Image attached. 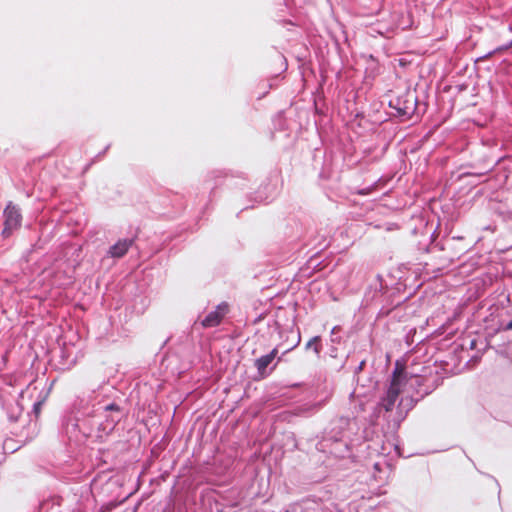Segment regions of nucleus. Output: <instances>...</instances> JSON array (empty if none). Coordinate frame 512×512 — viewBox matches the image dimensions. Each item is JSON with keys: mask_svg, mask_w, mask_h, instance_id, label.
I'll use <instances>...</instances> for the list:
<instances>
[{"mask_svg": "<svg viewBox=\"0 0 512 512\" xmlns=\"http://www.w3.org/2000/svg\"><path fill=\"white\" fill-rule=\"evenodd\" d=\"M374 468H375L376 470H379V469H380V468H379V464H378V463H375V464H374Z\"/></svg>", "mask_w": 512, "mask_h": 512, "instance_id": "b1692460", "label": "nucleus"}, {"mask_svg": "<svg viewBox=\"0 0 512 512\" xmlns=\"http://www.w3.org/2000/svg\"><path fill=\"white\" fill-rule=\"evenodd\" d=\"M364 365H365V361H364V360H362V361L358 364V366L355 368L354 373H355V374L360 373V372L363 370Z\"/></svg>", "mask_w": 512, "mask_h": 512, "instance_id": "a211bd4d", "label": "nucleus"}, {"mask_svg": "<svg viewBox=\"0 0 512 512\" xmlns=\"http://www.w3.org/2000/svg\"><path fill=\"white\" fill-rule=\"evenodd\" d=\"M324 242H325V238L322 237L321 240H319L317 243H311V244L314 249H323L324 247H326Z\"/></svg>", "mask_w": 512, "mask_h": 512, "instance_id": "f3484780", "label": "nucleus"}, {"mask_svg": "<svg viewBox=\"0 0 512 512\" xmlns=\"http://www.w3.org/2000/svg\"><path fill=\"white\" fill-rule=\"evenodd\" d=\"M497 162H498L497 160H492V161L488 162L486 165L485 171L480 172L477 175H484L486 172L490 171L497 164Z\"/></svg>", "mask_w": 512, "mask_h": 512, "instance_id": "dca6fc26", "label": "nucleus"}, {"mask_svg": "<svg viewBox=\"0 0 512 512\" xmlns=\"http://www.w3.org/2000/svg\"><path fill=\"white\" fill-rule=\"evenodd\" d=\"M435 387L434 382H431L430 379L421 375L408 374L396 365L389 386L376 405V411L378 413L382 411L389 412L401 393L414 394L416 397L423 399L432 393Z\"/></svg>", "mask_w": 512, "mask_h": 512, "instance_id": "7ed1b4c3", "label": "nucleus"}, {"mask_svg": "<svg viewBox=\"0 0 512 512\" xmlns=\"http://www.w3.org/2000/svg\"><path fill=\"white\" fill-rule=\"evenodd\" d=\"M300 340H301V337H300V334H298V336H297V341H296V343H295V344L290 348V350H291V349H293V348H295V347L300 343ZM287 351H289V349H288Z\"/></svg>", "mask_w": 512, "mask_h": 512, "instance_id": "412c9836", "label": "nucleus"}, {"mask_svg": "<svg viewBox=\"0 0 512 512\" xmlns=\"http://www.w3.org/2000/svg\"><path fill=\"white\" fill-rule=\"evenodd\" d=\"M421 249H422L423 251H426V252L428 251V248H427L426 246H425V247H423V248H421Z\"/></svg>", "mask_w": 512, "mask_h": 512, "instance_id": "393cba45", "label": "nucleus"}, {"mask_svg": "<svg viewBox=\"0 0 512 512\" xmlns=\"http://www.w3.org/2000/svg\"><path fill=\"white\" fill-rule=\"evenodd\" d=\"M418 99L413 92H406L403 95L390 100L389 106L396 110L397 115L411 118L417 109Z\"/></svg>", "mask_w": 512, "mask_h": 512, "instance_id": "39448f33", "label": "nucleus"}, {"mask_svg": "<svg viewBox=\"0 0 512 512\" xmlns=\"http://www.w3.org/2000/svg\"><path fill=\"white\" fill-rule=\"evenodd\" d=\"M223 172L222 171H213L211 173V175L214 177V178H218L220 174H222Z\"/></svg>", "mask_w": 512, "mask_h": 512, "instance_id": "aec40b11", "label": "nucleus"}, {"mask_svg": "<svg viewBox=\"0 0 512 512\" xmlns=\"http://www.w3.org/2000/svg\"><path fill=\"white\" fill-rule=\"evenodd\" d=\"M229 311V305L226 302L219 303L214 310L210 311L201 321L203 328H213L218 326Z\"/></svg>", "mask_w": 512, "mask_h": 512, "instance_id": "1a4fd4ad", "label": "nucleus"}, {"mask_svg": "<svg viewBox=\"0 0 512 512\" xmlns=\"http://www.w3.org/2000/svg\"><path fill=\"white\" fill-rule=\"evenodd\" d=\"M110 145H107L103 152L99 153L97 157H100L106 153V151L109 149Z\"/></svg>", "mask_w": 512, "mask_h": 512, "instance_id": "5701e85b", "label": "nucleus"}, {"mask_svg": "<svg viewBox=\"0 0 512 512\" xmlns=\"http://www.w3.org/2000/svg\"><path fill=\"white\" fill-rule=\"evenodd\" d=\"M389 291L388 287L384 286L381 276L377 275L375 281L370 284L365 292L364 302L366 305L373 303L383 304L386 301Z\"/></svg>", "mask_w": 512, "mask_h": 512, "instance_id": "0eeeda50", "label": "nucleus"}, {"mask_svg": "<svg viewBox=\"0 0 512 512\" xmlns=\"http://www.w3.org/2000/svg\"><path fill=\"white\" fill-rule=\"evenodd\" d=\"M403 394L404 395L399 400L396 408L394 405L389 412L382 411L381 413H378L375 407L372 417L378 418L380 417L381 414H383V417L387 421L389 428L393 431L397 430L401 422L406 418L408 412L412 410L415 407V405L421 400L414 394Z\"/></svg>", "mask_w": 512, "mask_h": 512, "instance_id": "20e7f679", "label": "nucleus"}, {"mask_svg": "<svg viewBox=\"0 0 512 512\" xmlns=\"http://www.w3.org/2000/svg\"><path fill=\"white\" fill-rule=\"evenodd\" d=\"M99 385L78 395L70 411L61 419L60 433L69 442L76 444L95 435L102 438L110 434L124 417L123 408L115 401H109Z\"/></svg>", "mask_w": 512, "mask_h": 512, "instance_id": "f257e3e1", "label": "nucleus"}, {"mask_svg": "<svg viewBox=\"0 0 512 512\" xmlns=\"http://www.w3.org/2000/svg\"><path fill=\"white\" fill-rule=\"evenodd\" d=\"M42 406L43 401H36L33 404L31 412L28 414L30 417L29 423L27 427H24L21 432V436L25 437V441L34 439L39 433L38 417L41 413Z\"/></svg>", "mask_w": 512, "mask_h": 512, "instance_id": "6e6552de", "label": "nucleus"}, {"mask_svg": "<svg viewBox=\"0 0 512 512\" xmlns=\"http://www.w3.org/2000/svg\"><path fill=\"white\" fill-rule=\"evenodd\" d=\"M371 190H372V187H368V188H365V189H361V190H359V192H358V193H359L360 195H368V194L371 192Z\"/></svg>", "mask_w": 512, "mask_h": 512, "instance_id": "6ab92c4d", "label": "nucleus"}, {"mask_svg": "<svg viewBox=\"0 0 512 512\" xmlns=\"http://www.w3.org/2000/svg\"><path fill=\"white\" fill-rule=\"evenodd\" d=\"M277 353V348H274L268 354L263 355L255 360V367L257 368V371L261 376L266 375V369L275 359Z\"/></svg>", "mask_w": 512, "mask_h": 512, "instance_id": "f8f14e48", "label": "nucleus"}, {"mask_svg": "<svg viewBox=\"0 0 512 512\" xmlns=\"http://www.w3.org/2000/svg\"><path fill=\"white\" fill-rule=\"evenodd\" d=\"M305 349L306 350H309V349H312L314 351V353L316 354V356L319 357L320 353H321V350H322V345H321V337L320 336H314L312 337L305 345Z\"/></svg>", "mask_w": 512, "mask_h": 512, "instance_id": "4468645a", "label": "nucleus"}, {"mask_svg": "<svg viewBox=\"0 0 512 512\" xmlns=\"http://www.w3.org/2000/svg\"><path fill=\"white\" fill-rule=\"evenodd\" d=\"M277 175H271L267 180L268 182L262 184L259 190L255 193V202L263 203L268 202L270 199L274 197L277 191Z\"/></svg>", "mask_w": 512, "mask_h": 512, "instance_id": "9d476101", "label": "nucleus"}, {"mask_svg": "<svg viewBox=\"0 0 512 512\" xmlns=\"http://www.w3.org/2000/svg\"><path fill=\"white\" fill-rule=\"evenodd\" d=\"M135 242V238H124L118 240L115 244L110 246L107 255L111 258H122L126 255L129 248L132 247V245Z\"/></svg>", "mask_w": 512, "mask_h": 512, "instance_id": "9b49d317", "label": "nucleus"}, {"mask_svg": "<svg viewBox=\"0 0 512 512\" xmlns=\"http://www.w3.org/2000/svg\"><path fill=\"white\" fill-rule=\"evenodd\" d=\"M512 48V39L503 44V45H500L498 47H496L494 50L492 51H489L487 54H485L484 56L480 57L478 60H484V59H489L491 58L493 55L497 54V53H501V52H504L508 49Z\"/></svg>", "mask_w": 512, "mask_h": 512, "instance_id": "2eb2a0df", "label": "nucleus"}, {"mask_svg": "<svg viewBox=\"0 0 512 512\" xmlns=\"http://www.w3.org/2000/svg\"><path fill=\"white\" fill-rule=\"evenodd\" d=\"M358 423L355 418L337 417L329 423L316 449L322 453L330 454L335 458H345L350 455V446L354 441L367 440L368 435L364 430L363 435H358Z\"/></svg>", "mask_w": 512, "mask_h": 512, "instance_id": "f03ea898", "label": "nucleus"}, {"mask_svg": "<svg viewBox=\"0 0 512 512\" xmlns=\"http://www.w3.org/2000/svg\"><path fill=\"white\" fill-rule=\"evenodd\" d=\"M247 179L241 174L239 176L225 174V184L230 188L243 189Z\"/></svg>", "mask_w": 512, "mask_h": 512, "instance_id": "ddd939ff", "label": "nucleus"}, {"mask_svg": "<svg viewBox=\"0 0 512 512\" xmlns=\"http://www.w3.org/2000/svg\"><path fill=\"white\" fill-rule=\"evenodd\" d=\"M505 330H512V320H510L506 326H505Z\"/></svg>", "mask_w": 512, "mask_h": 512, "instance_id": "4be33fe9", "label": "nucleus"}, {"mask_svg": "<svg viewBox=\"0 0 512 512\" xmlns=\"http://www.w3.org/2000/svg\"><path fill=\"white\" fill-rule=\"evenodd\" d=\"M22 214L20 208L9 202L4 209V228L1 232L4 238H8L12 233L21 227Z\"/></svg>", "mask_w": 512, "mask_h": 512, "instance_id": "423d86ee", "label": "nucleus"}, {"mask_svg": "<svg viewBox=\"0 0 512 512\" xmlns=\"http://www.w3.org/2000/svg\"><path fill=\"white\" fill-rule=\"evenodd\" d=\"M474 344H475V341H474V340H473V341H471V348H473V347H474Z\"/></svg>", "mask_w": 512, "mask_h": 512, "instance_id": "a878e982", "label": "nucleus"}]
</instances>
